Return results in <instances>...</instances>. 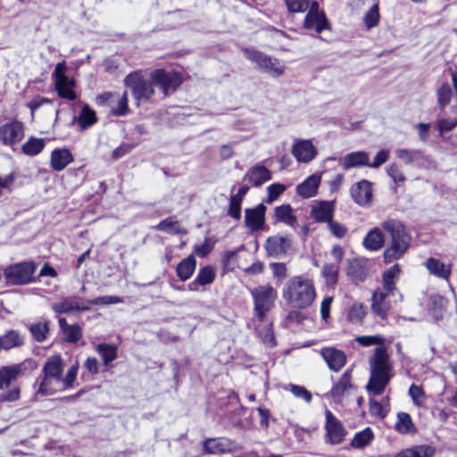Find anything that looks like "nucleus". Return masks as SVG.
<instances>
[{
  "instance_id": "obj_55",
  "label": "nucleus",
  "mask_w": 457,
  "mask_h": 457,
  "mask_svg": "<svg viewBox=\"0 0 457 457\" xmlns=\"http://www.w3.org/2000/svg\"><path fill=\"white\" fill-rule=\"evenodd\" d=\"M78 370L79 364L75 363L68 370L64 378H62V382L60 384L63 385V388H70L73 386V383L77 378Z\"/></svg>"
},
{
  "instance_id": "obj_54",
  "label": "nucleus",
  "mask_w": 457,
  "mask_h": 457,
  "mask_svg": "<svg viewBox=\"0 0 457 457\" xmlns=\"http://www.w3.org/2000/svg\"><path fill=\"white\" fill-rule=\"evenodd\" d=\"M409 395L416 405L421 406L425 403V394L420 386L412 384L409 388Z\"/></svg>"
},
{
  "instance_id": "obj_62",
  "label": "nucleus",
  "mask_w": 457,
  "mask_h": 457,
  "mask_svg": "<svg viewBox=\"0 0 457 457\" xmlns=\"http://www.w3.org/2000/svg\"><path fill=\"white\" fill-rule=\"evenodd\" d=\"M273 276L278 279H283L287 277V267L282 262H274L270 264Z\"/></svg>"
},
{
  "instance_id": "obj_26",
  "label": "nucleus",
  "mask_w": 457,
  "mask_h": 457,
  "mask_svg": "<svg viewBox=\"0 0 457 457\" xmlns=\"http://www.w3.org/2000/svg\"><path fill=\"white\" fill-rule=\"evenodd\" d=\"M320 184V176L312 174L296 187V193L303 198L312 197L317 194Z\"/></svg>"
},
{
  "instance_id": "obj_32",
  "label": "nucleus",
  "mask_w": 457,
  "mask_h": 457,
  "mask_svg": "<svg viewBox=\"0 0 457 457\" xmlns=\"http://www.w3.org/2000/svg\"><path fill=\"white\" fill-rule=\"evenodd\" d=\"M49 320H43L28 325L33 339L38 343L46 341L49 335Z\"/></svg>"
},
{
  "instance_id": "obj_29",
  "label": "nucleus",
  "mask_w": 457,
  "mask_h": 457,
  "mask_svg": "<svg viewBox=\"0 0 457 457\" xmlns=\"http://www.w3.org/2000/svg\"><path fill=\"white\" fill-rule=\"evenodd\" d=\"M293 212L294 210L289 204H282L275 207L274 213L276 221L282 222L295 228L297 226V219Z\"/></svg>"
},
{
  "instance_id": "obj_60",
  "label": "nucleus",
  "mask_w": 457,
  "mask_h": 457,
  "mask_svg": "<svg viewBox=\"0 0 457 457\" xmlns=\"http://www.w3.org/2000/svg\"><path fill=\"white\" fill-rule=\"evenodd\" d=\"M214 244V240L207 237L202 245L195 246V251L198 256L205 257L212 250Z\"/></svg>"
},
{
  "instance_id": "obj_63",
  "label": "nucleus",
  "mask_w": 457,
  "mask_h": 457,
  "mask_svg": "<svg viewBox=\"0 0 457 457\" xmlns=\"http://www.w3.org/2000/svg\"><path fill=\"white\" fill-rule=\"evenodd\" d=\"M370 411L374 416L384 418L387 411L384 410L382 404L375 400L370 401Z\"/></svg>"
},
{
  "instance_id": "obj_10",
  "label": "nucleus",
  "mask_w": 457,
  "mask_h": 457,
  "mask_svg": "<svg viewBox=\"0 0 457 457\" xmlns=\"http://www.w3.org/2000/svg\"><path fill=\"white\" fill-rule=\"evenodd\" d=\"M36 264L33 262H24L7 267L4 270L6 281L12 285H26L34 280L33 274L36 271Z\"/></svg>"
},
{
  "instance_id": "obj_6",
  "label": "nucleus",
  "mask_w": 457,
  "mask_h": 457,
  "mask_svg": "<svg viewBox=\"0 0 457 457\" xmlns=\"http://www.w3.org/2000/svg\"><path fill=\"white\" fill-rule=\"evenodd\" d=\"M62 372L63 361L61 356H50L42 370L43 378L38 387V393L44 395L54 394L57 389L54 387L53 384L62 382Z\"/></svg>"
},
{
  "instance_id": "obj_30",
  "label": "nucleus",
  "mask_w": 457,
  "mask_h": 457,
  "mask_svg": "<svg viewBox=\"0 0 457 457\" xmlns=\"http://www.w3.org/2000/svg\"><path fill=\"white\" fill-rule=\"evenodd\" d=\"M24 344L23 337L17 330H8L0 336V351L20 347Z\"/></svg>"
},
{
  "instance_id": "obj_31",
  "label": "nucleus",
  "mask_w": 457,
  "mask_h": 457,
  "mask_svg": "<svg viewBox=\"0 0 457 457\" xmlns=\"http://www.w3.org/2000/svg\"><path fill=\"white\" fill-rule=\"evenodd\" d=\"M352 388L351 372L346 370L341 376L340 379L333 386L330 394L333 398L339 400Z\"/></svg>"
},
{
  "instance_id": "obj_64",
  "label": "nucleus",
  "mask_w": 457,
  "mask_h": 457,
  "mask_svg": "<svg viewBox=\"0 0 457 457\" xmlns=\"http://www.w3.org/2000/svg\"><path fill=\"white\" fill-rule=\"evenodd\" d=\"M345 180V175L343 173L336 174L329 181V188L331 192H336L340 189Z\"/></svg>"
},
{
  "instance_id": "obj_3",
  "label": "nucleus",
  "mask_w": 457,
  "mask_h": 457,
  "mask_svg": "<svg viewBox=\"0 0 457 457\" xmlns=\"http://www.w3.org/2000/svg\"><path fill=\"white\" fill-rule=\"evenodd\" d=\"M370 377L366 386L367 390L375 395H381L393 377L392 364L384 346L375 349L370 359Z\"/></svg>"
},
{
  "instance_id": "obj_51",
  "label": "nucleus",
  "mask_w": 457,
  "mask_h": 457,
  "mask_svg": "<svg viewBox=\"0 0 457 457\" xmlns=\"http://www.w3.org/2000/svg\"><path fill=\"white\" fill-rule=\"evenodd\" d=\"M290 392L297 398L303 399L306 403H310L312 399V393L307 390L304 386L289 384L288 385Z\"/></svg>"
},
{
  "instance_id": "obj_8",
  "label": "nucleus",
  "mask_w": 457,
  "mask_h": 457,
  "mask_svg": "<svg viewBox=\"0 0 457 457\" xmlns=\"http://www.w3.org/2000/svg\"><path fill=\"white\" fill-rule=\"evenodd\" d=\"M67 66L65 62H58L55 65L54 71L52 74L54 79V89L59 97L74 101L77 99V94L74 91L76 81L72 78L66 75Z\"/></svg>"
},
{
  "instance_id": "obj_2",
  "label": "nucleus",
  "mask_w": 457,
  "mask_h": 457,
  "mask_svg": "<svg viewBox=\"0 0 457 457\" xmlns=\"http://www.w3.org/2000/svg\"><path fill=\"white\" fill-rule=\"evenodd\" d=\"M181 83L182 79L179 73L166 71L163 69L153 71L149 78L141 71H133L124 79L125 86L130 89L132 96L137 102L149 101L154 95V87H158L163 97H166L170 91H175Z\"/></svg>"
},
{
  "instance_id": "obj_16",
  "label": "nucleus",
  "mask_w": 457,
  "mask_h": 457,
  "mask_svg": "<svg viewBox=\"0 0 457 457\" xmlns=\"http://www.w3.org/2000/svg\"><path fill=\"white\" fill-rule=\"evenodd\" d=\"M395 295L384 292L382 290H376L372 295L371 311L381 320H386L388 312L391 308L390 298Z\"/></svg>"
},
{
  "instance_id": "obj_28",
  "label": "nucleus",
  "mask_w": 457,
  "mask_h": 457,
  "mask_svg": "<svg viewBox=\"0 0 457 457\" xmlns=\"http://www.w3.org/2000/svg\"><path fill=\"white\" fill-rule=\"evenodd\" d=\"M72 161V154L66 148L54 149L51 154V167L54 170H64Z\"/></svg>"
},
{
  "instance_id": "obj_38",
  "label": "nucleus",
  "mask_w": 457,
  "mask_h": 457,
  "mask_svg": "<svg viewBox=\"0 0 457 457\" xmlns=\"http://www.w3.org/2000/svg\"><path fill=\"white\" fill-rule=\"evenodd\" d=\"M45 147V140L43 138L29 137L22 145V152L29 156H35L41 153Z\"/></svg>"
},
{
  "instance_id": "obj_52",
  "label": "nucleus",
  "mask_w": 457,
  "mask_h": 457,
  "mask_svg": "<svg viewBox=\"0 0 457 457\" xmlns=\"http://www.w3.org/2000/svg\"><path fill=\"white\" fill-rule=\"evenodd\" d=\"M286 190V187L283 184L275 183L271 184L267 187L268 196L266 199V203L270 204H272L278 197L283 194Z\"/></svg>"
},
{
  "instance_id": "obj_58",
  "label": "nucleus",
  "mask_w": 457,
  "mask_h": 457,
  "mask_svg": "<svg viewBox=\"0 0 457 457\" xmlns=\"http://www.w3.org/2000/svg\"><path fill=\"white\" fill-rule=\"evenodd\" d=\"M388 158H389V151L387 149H381L375 155L373 162L370 161L369 167L373 168V169H378L382 164L386 162Z\"/></svg>"
},
{
  "instance_id": "obj_5",
  "label": "nucleus",
  "mask_w": 457,
  "mask_h": 457,
  "mask_svg": "<svg viewBox=\"0 0 457 457\" xmlns=\"http://www.w3.org/2000/svg\"><path fill=\"white\" fill-rule=\"evenodd\" d=\"M122 299L115 295L99 296L92 300L78 295L63 298L61 302L52 305L53 311L57 314L78 313L88 311L91 305H108L122 303Z\"/></svg>"
},
{
  "instance_id": "obj_21",
  "label": "nucleus",
  "mask_w": 457,
  "mask_h": 457,
  "mask_svg": "<svg viewBox=\"0 0 457 457\" xmlns=\"http://www.w3.org/2000/svg\"><path fill=\"white\" fill-rule=\"evenodd\" d=\"M338 162L346 170L353 168L369 167L370 154L365 151L351 152L339 158Z\"/></svg>"
},
{
  "instance_id": "obj_59",
  "label": "nucleus",
  "mask_w": 457,
  "mask_h": 457,
  "mask_svg": "<svg viewBox=\"0 0 457 457\" xmlns=\"http://www.w3.org/2000/svg\"><path fill=\"white\" fill-rule=\"evenodd\" d=\"M408 450L411 457H431L434 453L432 448L427 445H420Z\"/></svg>"
},
{
  "instance_id": "obj_13",
  "label": "nucleus",
  "mask_w": 457,
  "mask_h": 457,
  "mask_svg": "<svg viewBox=\"0 0 457 457\" xmlns=\"http://www.w3.org/2000/svg\"><path fill=\"white\" fill-rule=\"evenodd\" d=\"M326 436L327 442L330 445H339L344 441L346 431L339 420L333 413L326 410Z\"/></svg>"
},
{
  "instance_id": "obj_49",
  "label": "nucleus",
  "mask_w": 457,
  "mask_h": 457,
  "mask_svg": "<svg viewBox=\"0 0 457 457\" xmlns=\"http://www.w3.org/2000/svg\"><path fill=\"white\" fill-rule=\"evenodd\" d=\"M290 12H303L310 8V0H285Z\"/></svg>"
},
{
  "instance_id": "obj_11",
  "label": "nucleus",
  "mask_w": 457,
  "mask_h": 457,
  "mask_svg": "<svg viewBox=\"0 0 457 457\" xmlns=\"http://www.w3.org/2000/svg\"><path fill=\"white\" fill-rule=\"evenodd\" d=\"M395 154L396 157L407 166H414L423 170H428L432 167L430 158L420 149L397 148Z\"/></svg>"
},
{
  "instance_id": "obj_46",
  "label": "nucleus",
  "mask_w": 457,
  "mask_h": 457,
  "mask_svg": "<svg viewBox=\"0 0 457 457\" xmlns=\"http://www.w3.org/2000/svg\"><path fill=\"white\" fill-rule=\"evenodd\" d=\"M366 315V309L361 303L353 304L348 312V320L354 324L361 323Z\"/></svg>"
},
{
  "instance_id": "obj_35",
  "label": "nucleus",
  "mask_w": 457,
  "mask_h": 457,
  "mask_svg": "<svg viewBox=\"0 0 457 457\" xmlns=\"http://www.w3.org/2000/svg\"><path fill=\"white\" fill-rule=\"evenodd\" d=\"M400 273V267L398 264L393 265L390 269L386 270L383 274V288L384 292L395 295L396 290L395 284Z\"/></svg>"
},
{
  "instance_id": "obj_40",
  "label": "nucleus",
  "mask_w": 457,
  "mask_h": 457,
  "mask_svg": "<svg viewBox=\"0 0 457 457\" xmlns=\"http://www.w3.org/2000/svg\"><path fill=\"white\" fill-rule=\"evenodd\" d=\"M96 350L100 354L104 365H108L117 358V348L114 345L99 344Z\"/></svg>"
},
{
  "instance_id": "obj_17",
  "label": "nucleus",
  "mask_w": 457,
  "mask_h": 457,
  "mask_svg": "<svg viewBox=\"0 0 457 457\" xmlns=\"http://www.w3.org/2000/svg\"><path fill=\"white\" fill-rule=\"evenodd\" d=\"M292 154L298 162L308 163L317 155V149L311 140L295 139L292 146Z\"/></svg>"
},
{
  "instance_id": "obj_18",
  "label": "nucleus",
  "mask_w": 457,
  "mask_h": 457,
  "mask_svg": "<svg viewBox=\"0 0 457 457\" xmlns=\"http://www.w3.org/2000/svg\"><path fill=\"white\" fill-rule=\"evenodd\" d=\"M266 206L262 204L254 208L245 209V225L251 231H259L264 228Z\"/></svg>"
},
{
  "instance_id": "obj_50",
  "label": "nucleus",
  "mask_w": 457,
  "mask_h": 457,
  "mask_svg": "<svg viewBox=\"0 0 457 457\" xmlns=\"http://www.w3.org/2000/svg\"><path fill=\"white\" fill-rule=\"evenodd\" d=\"M355 341L361 346L367 347L374 345H383L385 338L381 335L361 336L357 337Z\"/></svg>"
},
{
  "instance_id": "obj_43",
  "label": "nucleus",
  "mask_w": 457,
  "mask_h": 457,
  "mask_svg": "<svg viewBox=\"0 0 457 457\" xmlns=\"http://www.w3.org/2000/svg\"><path fill=\"white\" fill-rule=\"evenodd\" d=\"M156 230L164 231L170 234H179L181 229L178 220L173 217H169L162 220L158 225L154 227Z\"/></svg>"
},
{
  "instance_id": "obj_1",
  "label": "nucleus",
  "mask_w": 457,
  "mask_h": 457,
  "mask_svg": "<svg viewBox=\"0 0 457 457\" xmlns=\"http://www.w3.org/2000/svg\"><path fill=\"white\" fill-rule=\"evenodd\" d=\"M381 229L388 238V245L383 253L384 260L386 263H391L405 254L410 247L411 237L401 221L390 219L381 223V228L375 227L366 234L362 241L365 249L378 251L383 247L385 236Z\"/></svg>"
},
{
  "instance_id": "obj_12",
  "label": "nucleus",
  "mask_w": 457,
  "mask_h": 457,
  "mask_svg": "<svg viewBox=\"0 0 457 457\" xmlns=\"http://www.w3.org/2000/svg\"><path fill=\"white\" fill-rule=\"evenodd\" d=\"M303 27L306 29H314L320 34L325 29H330V24L323 10L320 9L317 1H312L304 18Z\"/></svg>"
},
{
  "instance_id": "obj_25",
  "label": "nucleus",
  "mask_w": 457,
  "mask_h": 457,
  "mask_svg": "<svg viewBox=\"0 0 457 457\" xmlns=\"http://www.w3.org/2000/svg\"><path fill=\"white\" fill-rule=\"evenodd\" d=\"M216 277L215 270L212 266L207 265L201 268L195 278L187 285L190 291H199L200 287H204L212 284Z\"/></svg>"
},
{
  "instance_id": "obj_47",
  "label": "nucleus",
  "mask_w": 457,
  "mask_h": 457,
  "mask_svg": "<svg viewBox=\"0 0 457 457\" xmlns=\"http://www.w3.org/2000/svg\"><path fill=\"white\" fill-rule=\"evenodd\" d=\"M347 275L355 282L363 281L366 277L364 270L358 264L357 262L349 263L347 268Z\"/></svg>"
},
{
  "instance_id": "obj_42",
  "label": "nucleus",
  "mask_w": 457,
  "mask_h": 457,
  "mask_svg": "<svg viewBox=\"0 0 457 457\" xmlns=\"http://www.w3.org/2000/svg\"><path fill=\"white\" fill-rule=\"evenodd\" d=\"M379 7L378 4H374L364 14L363 22L367 29H370L378 26L379 21Z\"/></svg>"
},
{
  "instance_id": "obj_4",
  "label": "nucleus",
  "mask_w": 457,
  "mask_h": 457,
  "mask_svg": "<svg viewBox=\"0 0 457 457\" xmlns=\"http://www.w3.org/2000/svg\"><path fill=\"white\" fill-rule=\"evenodd\" d=\"M282 295L292 307L304 309L314 302L316 292L311 279L298 276L287 281Z\"/></svg>"
},
{
  "instance_id": "obj_41",
  "label": "nucleus",
  "mask_w": 457,
  "mask_h": 457,
  "mask_svg": "<svg viewBox=\"0 0 457 457\" xmlns=\"http://www.w3.org/2000/svg\"><path fill=\"white\" fill-rule=\"evenodd\" d=\"M395 428L402 434H407L415 430L411 416L406 412H399L397 414V422Z\"/></svg>"
},
{
  "instance_id": "obj_34",
  "label": "nucleus",
  "mask_w": 457,
  "mask_h": 457,
  "mask_svg": "<svg viewBox=\"0 0 457 457\" xmlns=\"http://www.w3.org/2000/svg\"><path fill=\"white\" fill-rule=\"evenodd\" d=\"M97 121L96 112L88 104L82 106L79 115L77 117V122L81 130H85L93 126Z\"/></svg>"
},
{
  "instance_id": "obj_23",
  "label": "nucleus",
  "mask_w": 457,
  "mask_h": 457,
  "mask_svg": "<svg viewBox=\"0 0 457 457\" xmlns=\"http://www.w3.org/2000/svg\"><path fill=\"white\" fill-rule=\"evenodd\" d=\"M271 179V172L264 165L256 164L250 168L245 174L244 180L251 186L259 187Z\"/></svg>"
},
{
  "instance_id": "obj_48",
  "label": "nucleus",
  "mask_w": 457,
  "mask_h": 457,
  "mask_svg": "<svg viewBox=\"0 0 457 457\" xmlns=\"http://www.w3.org/2000/svg\"><path fill=\"white\" fill-rule=\"evenodd\" d=\"M322 274L328 284L335 285L338 277V265L332 263L324 265Z\"/></svg>"
},
{
  "instance_id": "obj_33",
  "label": "nucleus",
  "mask_w": 457,
  "mask_h": 457,
  "mask_svg": "<svg viewBox=\"0 0 457 457\" xmlns=\"http://www.w3.org/2000/svg\"><path fill=\"white\" fill-rule=\"evenodd\" d=\"M196 267V260L193 255L183 259L177 266V276L180 280L186 281L189 279L195 272Z\"/></svg>"
},
{
  "instance_id": "obj_57",
  "label": "nucleus",
  "mask_w": 457,
  "mask_h": 457,
  "mask_svg": "<svg viewBox=\"0 0 457 457\" xmlns=\"http://www.w3.org/2000/svg\"><path fill=\"white\" fill-rule=\"evenodd\" d=\"M241 201L230 197L228 215L236 220H239L241 219Z\"/></svg>"
},
{
  "instance_id": "obj_19",
  "label": "nucleus",
  "mask_w": 457,
  "mask_h": 457,
  "mask_svg": "<svg viewBox=\"0 0 457 457\" xmlns=\"http://www.w3.org/2000/svg\"><path fill=\"white\" fill-rule=\"evenodd\" d=\"M320 353L331 370L339 371L346 362L345 353L335 347H323Z\"/></svg>"
},
{
  "instance_id": "obj_9",
  "label": "nucleus",
  "mask_w": 457,
  "mask_h": 457,
  "mask_svg": "<svg viewBox=\"0 0 457 457\" xmlns=\"http://www.w3.org/2000/svg\"><path fill=\"white\" fill-rule=\"evenodd\" d=\"M243 52L245 56L254 62L260 70L273 77L281 76L285 71V66L276 58L253 49L245 48Z\"/></svg>"
},
{
  "instance_id": "obj_27",
  "label": "nucleus",
  "mask_w": 457,
  "mask_h": 457,
  "mask_svg": "<svg viewBox=\"0 0 457 457\" xmlns=\"http://www.w3.org/2000/svg\"><path fill=\"white\" fill-rule=\"evenodd\" d=\"M424 265L430 274L437 278L448 280L451 276V265H445L443 262H441L438 259L430 257L426 261Z\"/></svg>"
},
{
  "instance_id": "obj_24",
  "label": "nucleus",
  "mask_w": 457,
  "mask_h": 457,
  "mask_svg": "<svg viewBox=\"0 0 457 457\" xmlns=\"http://www.w3.org/2000/svg\"><path fill=\"white\" fill-rule=\"evenodd\" d=\"M204 447L205 452L210 454H221L233 453L236 450V444L225 437L210 438L205 440Z\"/></svg>"
},
{
  "instance_id": "obj_53",
  "label": "nucleus",
  "mask_w": 457,
  "mask_h": 457,
  "mask_svg": "<svg viewBox=\"0 0 457 457\" xmlns=\"http://www.w3.org/2000/svg\"><path fill=\"white\" fill-rule=\"evenodd\" d=\"M328 228L337 238H343L348 232V228L344 224L332 220L328 223Z\"/></svg>"
},
{
  "instance_id": "obj_20",
  "label": "nucleus",
  "mask_w": 457,
  "mask_h": 457,
  "mask_svg": "<svg viewBox=\"0 0 457 457\" xmlns=\"http://www.w3.org/2000/svg\"><path fill=\"white\" fill-rule=\"evenodd\" d=\"M334 212V201H320L312 205L311 210V217L317 222L328 224L333 220Z\"/></svg>"
},
{
  "instance_id": "obj_45",
  "label": "nucleus",
  "mask_w": 457,
  "mask_h": 457,
  "mask_svg": "<svg viewBox=\"0 0 457 457\" xmlns=\"http://www.w3.org/2000/svg\"><path fill=\"white\" fill-rule=\"evenodd\" d=\"M62 333L63 340L71 344H76L82 337V328L79 324L70 325Z\"/></svg>"
},
{
  "instance_id": "obj_61",
  "label": "nucleus",
  "mask_w": 457,
  "mask_h": 457,
  "mask_svg": "<svg viewBox=\"0 0 457 457\" xmlns=\"http://www.w3.org/2000/svg\"><path fill=\"white\" fill-rule=\"evenodd\" d=\"M255 329L258 331L260 337H262V342L266 345H268L269 347L275 346V345H276L275 337H274V334H273V332L271 330L270 326H268L265 328L263 334L261 331H259L257 328Z\"/></svg>"
},
{
  "instance_id": "obj_37",
  "label": "nucleus",
  "mask_w": 457,
  "mask_h": 457,
  "mask_svg": "<svg viewBox=\"0 0 457 457\" xmlns=\"http://www.w3.org/2000/svg\"><path fill=\"white\" fill-rule=\"evenodd\" d=\"M21 371V365L7 366L0 369V389L16 379Z\"/></svg>"
},
{
  "instance_id": "obj_44",
  "label": "nucleus",
  "mask_w": 457,
  "mask_h": 457,
  "mask_svg": "<svg viewBox=\"0 0 457 457\" xmlns=\"http://www.w3.org/2000/svg\"><path fill=\"white\" fill-rule=\"evenodd\" d=\"M453 96V91L448 83L442 84L436 90L437 103L444 109L450 102Z\"/></svg>"
},
{
  "instance_id": "obj_7",
  "label": "nucleus",
  "mask_w": 457,
  "mask_h": 457,
  "mask_svg": "<svg viewBox=\"0 0 457 457\" xmlns=\"http://www.w3.org/2000/svg\"><path fill=\"white\" fill-rule=\"evenodd\" d=\"M254 303V312L259 321L265 320L266 314L274 304L277 291L270 285L260 286L251 291Z\"/></svg>"
},
{
  "instance_id": "obj_22",
  "label": "nucleus",
  "mask_w": 457,
  "mask_h": 457,
  "mask_svg": "<svg viewBox=\"0 0 457 457\" xmlns=\"http://www.w3.org/2000/svg\"><path fill=\"white\" fill-rule=\"evenodd\" d=\"M350 192L353 200L361 206L366 205L371 201V183L366 179L353 184Z\"/></svg>"
},
{
  "instance_id": "obj_36",
  "label": "nucleus",
  "mask_w": 457,
  "mask_h": 457,
  "mask_svg": "<svg viewBox=\"0 0 457 457\" xmlns=\"http://www.w3.org/2000/svg\"><path fill=\"white\" fill-rule=\"evenodd\" d=\"M374 439V433L370 428L357 432L351 441L352 447L355 449H362L368 446Z\"/></svg>"
},
{
  "instance_id": "obj_14",
  "label": "nucleus",
  "mask_w": 457,
  "mask_h": 457,
  "mask_svg": "<svg viewBox=\"0 0 457 457\" xmlns=\"http://www.w3.org/2000/svg\"><path fill=\"white\" fill-rule=\"evenodd\" d=\"M24 137V127L16 120L0 127V141L8 146L19 143Z\"/></svg>"
},
{
  "instance_id": "obj_56",
  "label": "nucleus",
  "mask_w": 457,
  "mask_h": 457,
  "mask_svg": "<svg viewBox=\"0 0 457 457\" xmlns=\"http://www.w3.org/2000/svg\"><path fill=\"white\" fill-rule=\"evenodd\" d=\"M112 112L116 116H124L129 112L128 95L126 91L118 100L116 107H113Z\"/></svg>"
},
{
  "instance_id": "obj_39",
  "label": "nucleus",
  "mask_w": 457,
  "mask_h": 457,
  "mask_svg": "<svg viewBox=\"0 0 457 457\" xmlns=\"http://www.w3.org/2000/svg\"><path fill=\"white\" fill-rule=\"evenodd\" d=\"M387 176L393 180L395 187L403 185L407 178L404 175L402 168L397 163H390L386 167Z\"/></svg>"
},
{
  "instance_id": "obj_15",
  "label": "nucleus",
  "mask_w": 457,
  "mask_h": 457,
  "mask_svg": "<svg viewBox=\"0 0 457 457\" xmlns=\"http://www.w3.org/2000/svg\"><path fill=\"white\" fill-rule=\"evenodd\" d=\"M291 245L290 237L275 235L267 238L264 248L270 256L279 258L287 253Z\"/></svg>"
}]
</instances>
